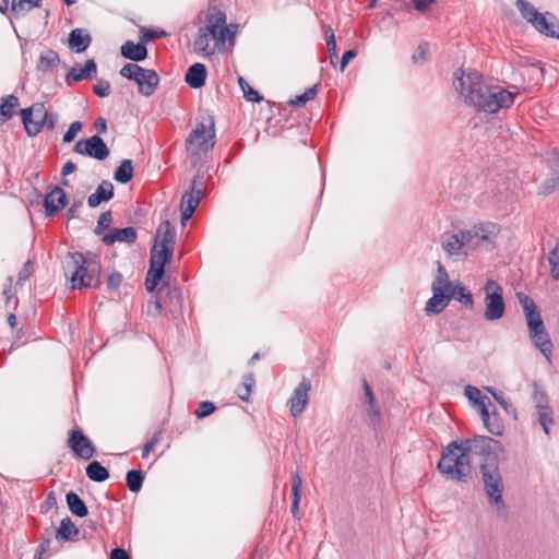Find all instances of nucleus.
Listing matches in <instances>:
<instances>
[{
	"label": "nucleus",
	"instance_id": "f257e3e1",
	"mask_svg": "<svg viewBox=\"0 0 559 559\" xmlns=\"http://www.w3.org/2000/svg\"><path fill=\"white\" fill-rule=\"evenodd\" d=\"M455 88L466 104L487 114H496L500 109L511 107L515 97L512 92L491 84L479 72L472 70L461 69L456 72Z\"/></svg>",
	"mask_w": 559,
	"mask_h": 559
},
{
	"label": "nucleus",
	"instance_id": "f03ea898",
	"mask_svg": "<svg viewBox=\"0 0 559 559\" xmlns=\"http://www.w3.org/2000/svg\"><path fill=\"white\" fill-rule=\"evenodd\" d=\"M237 26L227 24L226 14L216 7L205 12L204 24L199 27L193 39V51L202 57L224 53L227 44L234 46Z\"/></svg>",
	"mask_w": 559,
	"mask_h": 559
},
{
	"label": "nucleus",
	"instance_id": "7ed1b4c3",
	"mask_svg": "<svg viewBox=\"0 0 559 559\" xmlns=\"http://www.w3.org/2000/svg\"><path fill=\"white\" fill-rule=\"evenodd\" d=\"M174 246L175 230L168 221H164L156 230L155 242L151 250L150 269L145 278L147 292H153L160 283L165 273V264L173 258Z\"/></svg>",
	"mask_w": 559,
	"mask_h": 559
},
{
	"label": "nucleus",
	"instance_id": "20e7f679",
	"mask_svg": "<svg viewBox=\"0 0 559 559\" xmlns=\"http://www.w3.org/2000/svg\"><path fill=\"white\" fill-rule=\"evenodd\" d=\"M102 264L92 252H72L66 263V274L72 289L97 287L100 284Z\"/></svg>",
	"mask_w": 559,
	"mask_h": 559
},
{
	"label": "nucleus",
	"instance_id": "39448f33",
	"mask_svg": "<svg viewBox=\"0 0 559 559\" xmlns=\"http://www.w3.org/2000/svg\"><path fill=\"white\" fill-rule=\"evenodd\" d=\"M471 448L469 440L451 442L438 463L440 473L451 480H465L472 471Z\"/></svg>",
	"mask_w": 559,
	"mask_h": 559
},
{
	"label": "nucleus",
	"instance_id": "423d86ee",
	"mask_svg": "<svg viewBox=\"0 0 559 559\" xmlns=\"http://www.w3.org/2000/svg\"><path fill=\"white\" fill-rule=\"evenodd\" d=\"M215 121L211 116L202 117L197 120L193 129L186 139V152L188 158L193 165L205 159L209 153L214 148Z\"/></svg>",
	"mask_w": 559,
	"mask_h": 559
},
{
	"label": "nucleus",
	"instance_id": "0eeeda50",
	"mask_svg": "<svg viewBox=\"0 0 559 559\" xmlns=\"http://www.w3.org/2000/svg\"><path fill=\"white\" fill-rule=\"evenodd\" d=\"M516 297L521 306L523 307L524 316L526 319L528 335L536 348L550 361L552 353V343L545 329L540 313L534 300L525 295L524 293H516Z\"/></svg>",
	"mask_w": 559,
	"mask_h": 559
},
{
	"label": "nucleus",
	"instance_id": "6e6552de",
	"mask_svg": "<svg viewBox=\"0 0 559 559\" xmlns=\"http://www.w3.org/2000/svg\"><path fill=\"white\" fill-rule=\"evenodd\" d=\"M515 5L523 19L531 23L536 31L546 36L559 38V23L554 15L538 12L526 0H516Z\"/></svg>",
	"mask_w": 559,
	"mask_h": 559
},
{
	"label": "nucleus",
	"instance_id": "1a4fd4ad",
	"mask_svg": "<svg viewBox=\"0 0 559 559\" xmlns=\"http://www.w3.org/2000/svg\"><path fill=\"white\" fill-rule=\"evenodd\" d=\"M21 117L27 134L32 136L37 135L44 128L53 130L58 121V116L48 112L41 103L22 109Z\"/></svg>",
	"mask_w": 559,
	"mask_h": 559
},
{
	"label": "nucleus",
	"instance_id": "9d476101",
	"mask_svg": "<svg viewBox=\"0 0 559 559\" xmlns=\"http://www.w3.org/2000/svg\"><path fill=\"white\" fill-rule=\"evenodd\" d=\"M483 292L485 294V319L488 321L501 319L506 312V304L500 284L493 280H488L483 287Z\"/></svg>",
	"mask_w": 559,
	"mask_h": 559
},
{
	"label": "nucleus",
	"instance_id": "9b49d317",
	"mask_svg": "<svg viewBox=\"0 0 559 559\" xmlns=\"http://www.w3.org/2000/svg\"><path fill=\"white\" fill-rule=\"evenodd\" d=\"M481 473L485 490L490 503L496 506L497 509L504 508L502 501L503 483L498 467L491 464H485L481 466Z\"/></svg>",
	"mask_w": 559,
	"mask_h": 559
},
{
	"label": "nucleus",
	"instance_id": "f8f14e48",
	"mask_svg": "<svg viewBox=\"0 0 559 559\" xmlns=\"http://www.w3.org/2000/svg\"><path fill=\"white\" fill-rule=\"evenodd\" d=\"M500 231L499 225L485 222L463 230L467 247L477 248L484 242H493Z\"/></svg>",
	"mask_w": 559,
	"mask_h": 559
},
{
	"label": "nucleus",
	"instance_id": "ddd939ff",
	"mask_svg": "<svg viewBox=\"0 0 559 559\" xmlns=\"http://www.w3.org/2000/svg\"><path fill=\"white\" fill-rule=\"evenodd\" d=\"M311 382L302 378L301 382L294 389L287 401L290 415L294 418L299 417L306 409L310 401Z\"/></svg>",
	"mask_w": 559,
	"mask_h": 559
},
{
	"label": "nucleus",
	"instance_id": "4468645a",
	"mask_svg": "<svg viewBox=\"0 0 559 559\" xmlns=\"http://www.w3.org/2000/svg\"><path fill=\"white\" fill-rule=\"evenodd\" d=\"M67 443L76 457L87 461L95 454L93 442L79 429L69 431Z\"/></svg>",
	"mask_w": 559,
	"mask_h": 559
},
{
	"label": "nucleus",
	"instance_id": "2eb2a0df",
	"mask_svg": "<svg viewBox=\"0 0 559 559\" xmlns=\"http://www.w3.org/2000/svg\"><path fill=\"white\" fill-rule=\"evenodd\" d=\"M74 152L98 160H104L109 155L107 145L98 135H93L87 140L78 141L74 145Z\"/></svg>",
	"mask_w": 559,
	"mask_h": 559
},
{
	"label": "nucleus",
	"instance_id": "dca6fc26",
	"mask_svg": "<svg viewBox=\"0 0 559 559\" xmlns=\"http://www.w3.org/2000/svg\"><path fill=\"white\" fill-rule=\"evenodd\" d=\"M152 299L147 302L146 313L150 317H157L163 313L166 308V299L171 293V288L168 284H163L159 288H155L152 293Z\"/></svg>",
	"mask_w": 559,
	"mask_h": 559
},
{
	"label": "nucleus",
	"instance_id": "f3484780",
	"mask_svg": "<svg viewBox=\"0 0 559 559\" xmlns=\"http://www.w3.org/2000/svg\"><path fill=\"white\" fill-rule=\"evenodd\" d=\"M197 180L192 182L191 191L186 192L181 198V219L182 222L188 221L201 201V190H195Z\"/></svg>",
	"mask_w": 559,
	"mask_h": 559
},
{
	"label": "nucleus",
	"instance_id": "a211bd4d",
	"mask_svg": "<svg viewBox=\"0 0 559 559\" xmlns=\"http://www.w3.org/2000/svg\"><path fill=\"white\" fill-rule=\"evenodd\" d=\"M135 83L138 84L139 92L142 95L151 96L159 83V78L154 70L142 68L138 79H135Z\"/></svg>",
	"mask_w": 559,
	"mask_h": 559
},
{
	"label": "nucleus",
	"instance_id": "6ab92c4d",
	"mask_svg": "<svg viewBox=\"0 0 559 559\" xmlns=\"http://www.w3.org/2000/svg\"><path fill=\"white\" fill-rule=\"evenodd\" d=\"M453 288L454 285L450 282L445 267L440 262H438L437 275L431 286L432 293L447 295L448 297L452 298Z\"/></svg>",
	"mask_w": 559,
	"mask_h": 559
},
{
	"label": "nucleus",
	"instance_id": "aec40b11",
	"mask_svg": "<svg viewBox=\"0 0 559 559\" xmlns=\"http://www.w3.org/2000/svg\"><path fill=\"white\" fill-rule=\"evenodd\" d=\"M103 242L107 246L115 242L133 243L136 240V230L133 227L114 228L103 237Z\"/></svg>",
	"mask_w": 559,
	"mask_h": 559
},
{
	"label": "nucleus",
	"instance_id": "412c9836",
	"mask_svg": "<svg viewBox=\"0 0 559 559\" xmlns=\"http://www.w3.org/2000/svg\"><path fill=\"white\" fill-rule=\"evenodd\" d=\"M45 210L49 216L58 213L66 206V193L64 191L56 187L45 197L44 201Z\"/></svg>",
	"mask_w": 559,
	"mask_h": 559
},
{
	"label": "nucleus",
	"instance_id": "4be33fe9",
	"mask_svg": "<svg viewBox=\"0 0 559 559\" xmlns=\"http://www.w3.org/2000/svg\"><path fill=\"white\" fill-rule=\"evenodd\" d=\"M480 416L487 430L495 436H501L504 429L503 421L499 414L493 411L489 412L488 407H483Z\"/></svg>",
	"mask_w": 559,
	"mask_h": 559
},
{
	"label": "nucleus",
	"instance_id": "5701e85b",
	"mask_svg": "<svg viewBox=\"0 0 559 559\" xmlns=\"http://www.w3.org/2000/svg\"><path fill=\"white\" fill-rule=\"evenodd\" d=\"M206 75L205 66L197 62L188 69L185 80L190 87L200 88L205 84Z\"/></svg>",
	"mask_w": 559,
	"mask_h": 559
},
{
	"label": "nucleus",
	"instance_id": "b1692460",
	"mask_svg": "<svg viewBox=\"0 0 559 559\" xmlns=\"http://www.w3.org/2000/svg\"><path fill=\"white\" fill-rule=\"evenodd\" d=\"M112 197L114 186L111 182L105 180L97 187L95 193L88 197L87 204L91 207H96L103 201H109Z\"/></svg>",
	"mask_w": 559,
	"mask_h": 559
},
{
	"label": "nucleus",
	"instance_id": "393cba45",
	"mask_svg": "<svg viewBox=\"0 0 559 559\" xmlns=\"http://www.w3.org/2000/svg\"><path fill=\"white\" fill-rule=\"evenodd\" d=\"M467 247V243L465 241V236L463 230H461L457 234L449 235L443 241H442V248L443 250L450 254H459L462 252V250Z\"/></svg>",
	"mask_w": 559,
	"mask_h": 559
},
{
	"label": "nucleus",
	"instance_id": "a878e982",
	"mask_svg": "<svg viewBox=\"0 0 559 559\" xmlns=\"http://www.w3.org/2000/svg\"><path fill=\"white\" fill-rule=\"evenodd\" d=\"M121 55L132 61H142L147 56V49L143 43L134 44L128 40L121 46Z\"/></svg>",
	"mask_w": 559,
	"mask_h": 559
},
{
	"label": "nucleus",
	"instance_id": "bb28decb",
	"mask_svg": "<svg viewBox=\"0 0 559 559\" xmlns=\"http://www.w3.org/2000/svg\"><path fill=\"white\" fill-rule=\"evenodd\" d=\"M43 5V0H12L10 11L14 17H23Z\"/></svg>",
	"mask_w": 559,
	"mask_h": 559
},
{
	"label": "nucleus",
	"instance_id": "cd10ccee",
	"mask_svg": "<svg viewBox=\"0 0 559 559\" xmlns=\"http://www.w3.org/2000/svg\"><path fill=\"white\" fill-rule=\"evenodd\" d=\"M547 167L551 171V177L544 180L542 185L543 193H550L559 188V157L549 159L547 162Z\"/></svg>",
	"mask_w": 559,
	"mask_h": 559
},
{
	"label": "nucleus",
	"instance_id": "c85d7f7f",
	"mask_svg": "<svg viewBox=\"0 0 559 559\" xmlns=\"http://www.w3.org/2000/svg\"><path fill=\"white\" fill-rule=\"evenodd\" d=\"M91 44V36L81 28H75L70 33L69 46L76 52H83Z\"/></svg>",
	"mask_w": 559,
	"mask_h": 559
},
{
	"label": "nucleus",
	"instance_id": "c756f323",
	"mask_svg": "<svg viewBox=\"0 0 559 559\" xmlns=\"http://www.w3.org/2000/svg\"><path fill=\"white\" fill-rule=\"evenodd\" d=\"M290 485H292V513L294 516H298L299 512V503L301 499V487H302V479L298 471L292 472L290 474Z\"/></svg>",
	"mask_w": 559,
	"mask_h": 559
},
{
	"label": "nucleus",
	"instance_id": "7c9ffc66",
	"mask_svg": "<svg viewBox=\"0 0 559 559\" xmlns=\"http://www.w3.org/2000/svg\"><path fill=\"white\" fill-rule=\"evenodd\" d=\"M97 67L94 60H87L83 67L72 68L68 74V80L75 82L93 78L96 74Z\"/></svg>",
	"mask_w": 559,
	"mask_h": 559
},
{
	"label": "nucleus",
	"instance_id": "2f4dec72",
	"mask_svg": "<svg viewBox=\"0 0 559 559\" xmlns=\"http://www.w3.org/2000/svg\"><path fill=\"white\" fill-rule=\"evenodd\" d=\"M79 535V528L74 525L70 518L61 520L60 527L56 532L58 540H72Z\"/></svg>",
	"mask_w": 559,
	"mask_h": 559
},
{
	"label": "nucleus",
	"instance_id": "473e14b6",
	"mask_svg": "<svg viewBox=\"0 0 559 559\" xmlns=\"http://www.w3.org/2000/svg\"><path fill=\"white\" fill-rule=\"evenodd\" d=\"M452 298L447 295L432 293V297L427 301L425 311L427 314H436L441 312L450 302Z\"/></svg>",
	"mask_w": 559,
	"mask_h": 559
},
{
	"label": "nucleus",
	"instance_id": "72a5a7b5",
	"mask_svg": "<svg viewBox=\"0 0 559 559\" xmlns=\"http://www.w3.org/2000/svg\"><path fill=\"white\" fill-rule=\"evenodd\" d=\"M19 106L20 102L16 96L8 95L3 97L0 104V116L2 117L0 123L4 122L8 119H11L14 116L15 110Z\"/></svg>",
	"mask_w": 559,
	"mask_h": 559
},
{
	"label": "nucleus",
	"instance_id": "f704fd0d",
	"mask_svg": "<svg viewBox=\"0 0 559 559\" xmlns=\"http://www.w3.org/2000/svg\"><path fill=\"white\" fill-rule=\"evenodd\" d=\"M87 477L97 483L105 481L109 478V472L98 461H93L86 466Z\"/></svg>",
	"mask_w": 559,
	"mask_h": 559
},
{
	"label": "nucleus",
	"instance_id": "c9c22d12",
	"mask_svg": "<svg viewBox=\"0 0 559 559\" xmlns=\"http://www.w3.org/2000/svg\"><path fill=\"white\" fill-rule=\"evenodd\" d=\"M67 503L70 511L76 516L83 518L88 512L84 501L73 491L67 493Z\"/></svg>",
	"mask_w": 559,
	"mask_h": 559
},
{
	"label": "nucleus",
	"instance_id": "e433bc0d",
	"mask_svg": "<svg viewBox=\"0 0 559 559\" xmlns=\"http://www.w3.org/2000/svg\"><path fill=\"white\" fill-rule=\"evenodd\" d=\"M133 177V165L131 159H123L114 174L115 180L121 183L129 182Z\"/></svg>",
	"mask_w": 559,
	"mask_h": 559
},
{
	"label": "nucleus",
	"instance_id": "4c0bfd02",
	"mask_svg": "<svg viewBox=\"0 0 559 559\" xmlns=\"http://www.w3.org/2000/svg\"><path fill=\"white\" fill-rule=\"evenodd\" d=\"M465 394L471 402H473L481 412L483 407H488L490 405V400L488 396L483 395L480 390L475 386H466Z\"/></svg>",
	"mask_w": 559,
	"mask_h": 559
},
{
	"label": "nucleus",
	"instance_id": "58836bf2",
	"mask_svg": "<svg viewBox=\"0 0 559 559\" xmlns=\"http://www.w3.org/2000/svg\"><path fill=\"white\" fill-rule=\"evenodd\" d=\"M537 416L540 426L546 435H549V427L554 424L552 411L547 405L537 406Z\"/></svg>",
	"mask_w": 559,
	"mask_h": 559
},
{
	"label": "nucleus",
	"instance_id": "ea45409f",
	"mask_svg": "<svg viewBox=\"0 0 559 559\" xmlns=\"http://www.w3.org/2000/svg\"><path fill=\"white\" fill-rule=\"evenodd\" d=\"M452 298L456 299L468 308H473L474 306L473 295L461 283H456L454 285Z\"/></svg>",
	"mask_w": 559,
	"mask_h": 559
},
{
	"label": "nucleus",
	"instance_id": "a19ab883",
	"mask_svg": "<svg viewBox=\"0 0 559 559\" xmlns=\"http://www.w3.org/2000/svg\"><path fill=\"white\" fill-rule=\"evenodd\" d=\"M59 62V56L53 50H48L43 53L38 60V69L46 72L55 68Z\"/></svg>",
	"mask_w": 559,
	"mask_h": 559
},
{
	"label": "nucleus",
	"instance_id": "79ce46f5",
	"mask_svg": "<svg viewBox=\"0 0 559 559\" xmlns=\"http://www.w3.org/2000/svg\"><path fill=\"white\" fill-rule=\"evenodd\" d=\"M254 384H255V380L252 374L245 376L241 384L236 390L238 397L242 401L248 402Z\"/></svg>",
	"mask_w": 559,
	"mask_h": 559
},
{
	"label": "nucleus",
	"instance_id": "37998d69",
	"mask_svg": "<svg viewBox=\"0 0 559 559\" xmlns=\"http://www.w3.org/2000/svg\"><path fill=\"white\" fill-rule=\"evenodd\" d=\"M126 480L129 490L132 492H138L142 487L144 476L141 471L132 469L127 473Z\"/></svg>",
	"mask_w": 559,
	"mask_h": 559
},
{
	"label": "nucleus",
	"instance_id": "c03bdc74",
	"mask_svg": "<svg viewBox=\"0 0 559 559\" xmlns=\"http://www.w3.org/2000/svg\"><path fill=\"white\" fill-rule=\"evenodd\" d=\"M318 93V85L309 87L304 94L296 96L294 99L289 100V105L301 107L305 106L307 102L313 99Z\"/></svg>",
	"mask_w": 559,
	"mask_h": 559
},
{
	"label": "nucleus",
	"instance_id": "a18cd8bd",
	"mask_svg": "<svg viewBox=\"0 0 559 559\" xmlns=\"http://www.w3.org/2000/svg\"><path fill=\"white\" fill-rule=\"evenodd\" d=\"M238 83L247 100L259 103L262 99L259 93L243 78H239Z\"/></svg>",
	"mask_w": 559,
	"mask_h": 559
},
{
	"label": "nucleus",
	"instance_id": "49530a36",
	"mask_svg": "<svg viewBox=\"0 0 559 559\" xmlns=\"http://www.w3.org/2000/svg\"><path fill=\"white\" fill-rule=\"evenodd\" d=\"M141 33H142V36H141L142 43H148V41H152L155 39L164 38L168 35L166 31L160 29V28H151V29L142 28Z\"/></svg>",
	"mask_w": 559,
	"mask_h": 559
},
{
	"label": "nucleus",
	"instance_id": "de8ad7c7",
	"mask_svg": "<svg viewBox=\"0 0 559 559\" xmlns=\"http://www.w3.org/2000/svg\"><path fill=\"white\" fill-rule=\"evenodd\" d=\"M141 70L142 67L138 66L136 63H127L124 67L121 68L120 75L126 79L135 81Z\"/></svg>",
	"mask_w": 559,
	"mask_h": 559
},
{
	"label": "nucleus",
	"instance_id": "09e8293b",
	"mask_svg": "<svg viewBox=\"0 0 559 559\" xmlns=\"http://www.w3.org/2000/svg\"><path fill=\"white\" fill-rule=\"evenodd\" d=\"M111 223H112L111 213L109 211L104 212L103 214H100V216L98 218L97 226L95 227V230H94L95 234L102 235L105 229L109 228Z\"/></svg>",
	"mask_w": 559,
	"mask_h": 559
},
{
	"label": "nucleus",
	"instance_id": "8fccbe9b",
	"mask_svg": "<svg viewBox=\"0 0 559 559\" xmlns=\"http://www.w3.org/2000/svg\"><path fill=\"white\" fill-rule=\"evenodd\" d=\"M216 409V406L214 405V403L210 402V401H203L199 404V407L197 408L195 411V416L198 418H204L211 414H213Z\"/></svg>",
	"mask_w": 559,
	"mask_h": 559
},
{
	"label": "nucleus",
	"instance_id": "3c124183",
	"mask_svg": "<svg viewBox=\"0 0 559 559\" xmlns=\"http://www.w3.org/2000/svg\"><path fill=\"white\" fill-rule=\"evenodd\" d=\"M324 36L326 40V48L331 55L337 53L335 35L331 26L324 27Z\"/></svg>",
	"mask_w": 559,
	"mask_h": 559
},
{
	"label": "nucleus",
	"instance_id": "603ef678",
	"mask_svg": "<svg viewBox=\"0 0 559 559\" xmlns=\"http://www.w3.org/2000/svg\"><path fill=\"white\" fill-rule=\"evenodd\" d=\"M82 128H83V124L81 121L72 122L70 124L68 131L63 135V142L64 143L72 142L75 139V136L78 135V133L82 130Z\"/></svg>",
	"mask_w": 559,
	"mask_h": 559
},
{
	"label": "nucleus",
	"instance_id": "864d4df0",
	"mask_svg": "<svg viewBox=\"0 0 559 559\" xmlns=\"http://www.w3.org/2000/svg\"><path fill=\"white\" fill-rule=\"evenodd\" d=\"M550 274L555 280H559V253L552 251L548 257Z\"/></svg>",
	"mask_w": 559,
	"mask_h": 559
},
{
	"label": "nucleus",
	"instance_id": "5fc2aeb1",
	"mask_svg": "<svg viewBox=\"0 0 559 559\" xmlns=\"http://www.w3.org/2000/svg\"><path fill=\"white\" fill-rule=\"evenodd\" d=\"M162 431H157L154 436L144 444L142 457H146L151 452L154 451L156 444L160 440Z\"/></svg>",
	"mask_w": 559,
	"mask_h": 559
},
{
	"label": "nucleus",
	"instance_id": "6e6d98bb",
	"mask_svg": "<svg viewBox=\"0 0 559 559\" xmlns=\"http://www.w3.org/2000/svg\"><path fill=\"white\" fill-rule=\"evenodd\" d=\"M429 52V46L427 43H421L418 45L416 51L413 55L414 62H423L427 59Z\"/></svg>",
	"mask_w": 559,
	"mask_h": 559
},
{
	"label": "nucleus",
	"instance_id": "4d7b16f0",
	"mask_svg": "<svg viewBox=\"0 0 559 559\" xmlns=\"http://www.w3.org/2000/svg\"><path fill=\"white\" fill-rule=\"evenodd\" d=\"M122 275L118 272H112L107 277V287L112 290H117L122 283Z\"/></svg>",
	"mask_w": 559,
	"mask_h": 559
},
{
	"label": "nucleus",
	"instance_id": "13d9d810",
	"mask_svg": "<svg viewBox=\"0 0 559 559\" xmlns=\"http://www.w3.org/2000/svg\"><path fill=\"white\" fill-rule=\"evenodd\" d=\"M32 273H33V263L31 260H27L17 274V284L26 281L32 275Z\"/></svg>",
	"mask_w": 559,
	"mask_h": 559
},
{
	"label": "nucleus",
	"instance_id": "bf43d9fd",
	"mask_svg": "<svg viewBox=\"0 0 559 559\" xmlns=\"http://www.w3.org/2000/svg\"><path fill=\"white\" fill-rule=\"evenodd\" d=\"M93 91L98 97H106L109 95L110 84L107 81H99L94 85Z\"/></svg>",
	"mask_w": 559,
	"mask_h": 559
},
{
	"label": "nucleus",
	"instance_id": "052dcab7",
	"mask_svg": "<svg viewBox=\"0 0 559 559\" xmlns=\"http://www.w3.org/2000/svg\"><path fill=\"white\" fill-rule=\"evenodd\" d=\"M367 412H368V415H369V417H370L371 423H372L373 425L378 424V423H379V420H380V409H379V407L377 406L376 401H373V403H372V402H370V403L368 404V409H367Z\"/></svg>",
	"mask_w": 559,
	"mask_h": 559
},
{
	"label": "nucleus",
	"instance_id": "680f3d73",
	"mask_svg": "<svg viewBox=\"0 0 559 559\" xmlns=\"http://www.w3.org/2000/svg\"><path fill=\"white\" fill-rule=\"evenodd\" d=\"M435 2V0H413L414 8L419 12H425Z\"/></svg>",
	"mask_w": 559,
	"mask_h": 559
},
{
	"label": "nucleus",
	"instance_id": "e2e57ef3",
	"mask_svg": "<svg viewBox=\"0 0 559 559\" xmlns=\"http://www.w3.org/2000/svg\"><path fill=\"white\" fill-rule=\"evenodd\" d=\"M356 56V52L354 50H347L344 52L343 57H342V60H341V64H340V70L341 72H343L348 62Z\"/></svg>",
	"mask_w": 559,
	"mask_h": 559
},
{
	"label": "nucleus",
	"instance_id": "0e129e2a",
	"mask_svg": "<svg viewBox=\"0 0 559 559\" xmlns=\"http://www.w3.org/2000/svg\"><path fill=\"white\" fill-rule=\"evenodd\" d=\"M109 559H130V557L124 549L114 548L110 552Z\"/></svg>",
	"mask_w": 559,
	"mask_h": 559
},
{
	"label": "nucleus",
	"instance_id": "69168bd1",
	"mask_svg": "<svg viewBox=\"0 0 559 559\" xmlns=\"http://www.w3.org/2000/svg\"><path fill=\"white\" fill-rule=\"evenodd\" d=\"M94 128L98 133H105L107 131V122L106 119L99 117L94 122Z\"/></svg>",
	"mask_w": 559,
	"mask_h": 559
},
{
	"label": "nucleus",
	"instance_id": "338daca9",
	"mask_svg": "<svg viewBox=\"0 0 559 559\" xmlns=\"http://www.w3.org/2000/svg\"><path fill=\"white\" fill-rule=\"evenodd\" d=\"M75 169H76L75 164H74L73 162L69 160V162H67V163L63 165L62 170H61V175H62L63 177H66V176H68V175H70V174L74 173V171H75Z\"/></svg>",
	"mask_w": 559,
	"mask_h": 559
},
{
	"label": "nucleus",
	"instance_id": "774afa93",
	"mask_svg": "<svg viewBox=\"0 0 559 559\" xmlns=\"http://www.w3.org/2000/svg\"><path fill=\"white\" fill-rule=\"evenodd\" d=\"M364 391H365V395L367 397L368 404L370 402L373 403V401H376V399H374V395L372 393L370 385L368 384V382L366 380H364Z\"/></svg>",
	"mask_w": 559,
	"mask_h": 559
}]
</instances>
